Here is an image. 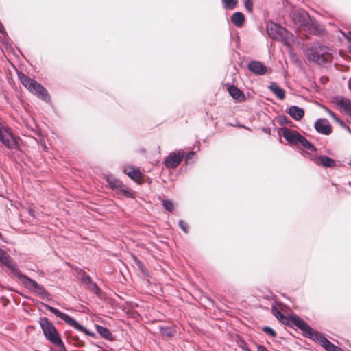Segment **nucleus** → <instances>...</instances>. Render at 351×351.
I'll list each match as a JSON object with an SVG mask.
<instances>
[{
    "label": "nucleus",
    "mask_w": 351,
    "mask_h": 351,
    "mask_svg": "<svg viewBox=\"0 0 351 351\" xmlns=\"http://www.w3.org/2000/svg\"><path fill=\"white\" fill-rule=\"evenodd\" d=\"M328 51L329 48L328 47L315 43L307 48L305 55L309 61L315 62L319 65H324L331 58V54Z\"/></svg>",
    "instance_id": "f257e3e1"
},
{
    "label": "nucleus",
    "mask_w": 351,
    "mask_h": 351,
    "mask_svg": "<svg viewBox=\"0 0 351 351\" xmlns=\"http://www.w3.org/2000/svg\"><path fill=\"white\" fill-rule=\"evenodd\" d=\"M17 278L25 288L35 293L40 298L51 300L50 293L42 285L23 274H17Z\"/></svg>",
    "instance_id": "f03ea898"
},
{
    "label": "nucleus",
    "mask_w": 351,
    "mask_h": 351,
    "mask_svg": "<svg viewBox=\"0 0 351 351\" xmlns=\"http://www.w3.org/2000/svg\"><path fill=\"white\" fill-rule=\"evenodd\" d=\"M41 305L43 306L47 310L49 311L51 313L54 314L56 317L64 320L66 324L73 326L78 331L82 332L90 337H94L95 333L88 330L84 326L80 324L76 320L70 317L69 315L61 312L58 309L51 306L45 303L41 302Z\"/></svg>",
    "instance_id": "7ed1b4c3"
},
{
    "label": "nucleus",
    "mask_w": 351,
    "mask_h": 351,
    "mask_svg": "<svg viewBox=\"0 0 351 351\" xmlns=\"http://www.w3.org/2000/svg\"><path fill=\"white\" fill-rule=\"evenodd\" d=\"M39 324L45 338L53 344H62V340L53 324L47 317H40Z\"/></svg>",
    "instance_id": "20e7f679"
},
{
    "label": "nucleus",
    "mask_w": 351,
    "mask_h": 351,
    "mask_svg": "<svg viewBox=\"0 0 351 351\" xmlns=\"http://www.w3.org/2000/svg\"><path fill=\"white\" fill-rule=\"evenodd\" d=\"M106 181L109 187L115 191L118 195L125 197L127 198L135 197V193L132 189L124 185L121 180L116 179L112 176H108L106 177Z\"/></svg>",
    "instance_id": "39448f33"
},
{
    "label": "nucleus",
    "mask_w": 351,
    "mask_h": 351,
    "mask_svg": "<svg viewBox=\"0 0 351 351\" xmlns=\"http://www.w3.org/2000/svg\"><path fill=\"white\" fill-rule=\"evenodd\" d=\"M0 142L8 149H16L19 148L16 138L12 134L11 128L4 125L1 121Z\"/></svg>",
    "instance_id": "423d86ee"
},
{
    "label": "nucleus",
    "mask_w": 351,
    "mask_h": 351,
    "mask_svg": "<svg viewBox=\"0 0 351 351\" xmlns=\"http://www.w3.org/2000/svg\"><path fill=\"white\" fill-rule=\"evenodd\" d=\"M300 328L304 337L310 339L314 336L317 331H315L306 322L299 317L298 315L290 317L289 322Z\"/></svg>",
    "instance_id": "0eeeda50"
},
{
    "label": "nucleus",
    "mask_w": 351,
    "mask_h": 351,
    "mask_svg": "<svg viewBox=\"0 0 351 351\" xmlns=\"http://www.w3.org/2000/svg\"><path fill=\"white\" fill-rule=\"evenodd\" d=\"M29 87L27 88L32 93L36 95L38 98L44 101L48 102L50 100V96L46 88L34 80L32 84H29Z\"/></svg>",
    "instance_id": "6e6552de"
},
{
    "label": "nucleus",
    "mask_w": 351,
    "mask_h": 351,
    "mask_svg": "<svg viewBox=\"0 0 351 351\" xmlns=\"http://www.w3.org/2000/svg\"><path fill=\"white\" fill-rule=\"evenodd\" d=\"M268 34L273 38H280L282 41L287 40V31L276 23H271L267 27Z\"/></svg>",
    "instance_id": "1a4fd4ad"
},
{
    "label": "nucleus",
    "mask_w": 351,
    "mask_h": 351,
    "mask_svg": "<svg viewBox=\"0 0 351 351\" xmlns=\"http://www.w3.org/2000/svg\"><path fill=\"white\" fill-rule=\"evenodd\" d=\"M183 156V154L180 152H172L166 157L164 163L168 168H176L182 162Z\"/></svg>",
    "instance_id": "9d476101"
},
{
    "label": "nucleus",
    "mask_w": 351,
    "mask_h": 351,
    "mask_svg": "<svg viewBox=\"0 0 351 351\" xmlns=\"http://www.w3.org/2000/svg\"><path fill=\"white\" fill-rule=\"evenodd\" d=\"M315 130L322 134L329 135L332 133V128L326 119H318L314 123Z\"/></svg>",
    "instance_id": "9b49d317"
},
{
    "label": "nucleus",
    "mask_w": 351,
    "mask_h": 351,
    "mask_svg": "<svg viewBox=\"0 0 351 351\" xmlns=\"http://www.w3.org/2000/svg\"><path fill=\"white\" fill-rule=\"evenodd\" d=\"M311 340L318 342L326 351H334L337 346L331 343L323 334L317 331L312 337Z\"/></svg>",
    "instance_id": "f8f14e48"
},
{
    "label": "nucleus",
    "mask_w": 351,
    "mask_h": 351,
    "mask_svg": "<svg viewBox=\"0 0 351 351\" xmlns=\"http://www.w3.org/2000/svg\"><path fill=\"white\" fill-rule=\"evenodd\" d=\"M308 14L304 10H295L291 13V19L295 25L307 26Z\"/></svg>",
    "instance_id": "ddd939ff"
},
{
    "label": "nucleus",
    "mask_w": 351,
    "mask_h": 351,
    "mask_svg": "<svg viewBox=\"0 0 351 351\" xmlns=\"http://www.w3.org/2000/svg\"><path fill=\"white\" fill-rule=\"evenodd\" d=\"M248 70L256 75H265L268 71L267 67L259 61L252 60L247 64Z\"/></svg>",
    "instance_id": "4468645a"
},
{
    "label": "nucleus",
    "mask_w": 351,
    "mask_h": 351,
    "mask_svg": "<svg viewBox=\"0 0 351 351\" xmlns=\"http://www.w3.org/2000/svg\"><path fill=\"white\" fill-rule=\"evenodd\" d=\"M301 134L296 131L291 130L287 128L282 129V136L292 145H298L300 141Z\"/></svg>",
    "instance_id": "2eb2a0df"
},
{
    "label": "nucleus",
    "mask_w": 351,
    "mask_h": 351,
    "mask_svg": "<svg viewBox=\"0 0 351 351\" xmlns=\"http://www.w3.org/2000/svg\"><path fill=\"white\" fill-rule=\"evenodd\" d=\"M0 263L10 269L13 275L16 278L17 274H21L18 271L16 265L11 261L10 256L4 251L0 256Z\"/></svg>",
    "instance_id": "dca6fc26"
},
{
    "label": "nucleus",
    "mask_w": 351,
    "mask_h": 351,
    "mask_svg": "<svg viewBox=\"0 0 351 351\" xmlns=\"http://www.w3.org/2000/svg\"><path fill=\"white\" fill-rule=\"evenodd\" d=\"M0 263L10 269L13 275L16 278L17 274H21L18 271L16 265L11 261L10 256L4 251L0 256Z\"/></svg>",
    "instance_id": "f3484780"
},
{
    "label": "nucleus",
    "mask_w": 351,
    "mask_h": 351,
    "mask_svg": "<svg viewBox=\"0 0 351 351\" xmlns=\"http://www.w3.org/2000/svg\"><path fill=\"white\" fill-rule=\"evenodd\" d=\"M335 103L351 117V100L350 99L338 96L335 98Z\"/></svg>",
    "instance_id": "a211bd4d"
},
{
    "label": "nucleus",
    "mask_w": 351,
    "mask_h": 351,
    "mask_svg": "<svg viewBox=\"0 0 351 351\" xmlns=\"http://www.w3.org/2000/svg\"><path fill=\"white\" fill-rule=\"evenodd\" d=\"M227 90L228 91L230 95L236 101L239 102H243L245 100L246 97L243 91L239 89L234 85H230L227 88Z\"/></svg>",
    "instance_id": "6ab92c4d"
},
{
    "label": "nucleus",
    "mask_w": 351,
    "mask_h": 351,
    "mask_svg": "<svg viewBox=\"0 0 351 351\" xmlns=\"http://www.w3.org/2000/svg\"><path fill=\"white\" fill-rule=\"evenodd\" d=\"M286 112L295 121H300L304 115V110L298 106H291Z\"/></svg>",
    "instance_id": "aec40b11"
},
{
    "label": "nucleus",
    "mask_w": 351,
    "mask_h": 351,
    "mask_svg": "<svg viewBox=\"0 0 351 351\" xmlns=\"http://www.w3.org/2000/svg\"><path fill=\"white\" fill-rule=\"evenodd\" d=\"M314 162L317 165H322L324 167H334L336 165L335 160L326 155L317 156Z\"/></svg>",
    "instance_id": "412c9836"
},
{
    "label": "nucleus",
    "mask_w": 351,
    "mask_h": 351,
    "mask_svg": "<svg viewBox=\"0 0 351 351\" xmlns=\"http://www.w3.org/2000/svg\"><path fill=\"white\" fill-rule=\"evenodd\" d=\"M268 88L279 99L283 100L285 99V92L276 82H271Z\"/></svg>",
    "instance_id": "4be33fe9"
},
{
    "label": "nucleus",
    "mask_w": 351,
    "mask_h": 351,
    "mask_svg": "<svg viewBox=\"0 0 351 351\" xmlns=\"http://www.w3.org/2000/svg\"><path fill=\"white\" fill-rule=\"evenodd\" d=\"M95 328L97 333L99 334L104 339L108 341L114 340L113 335L108 328L97 324L95 325Z\"/></svg>",
    "instance_id": "5701e85b"
},
{
    "label": "nucleus",
    "mask_w": 351,
    "mask_h": 351,
    "mask_svg": "<svg viewBox=\"0 0 351 351\" xmlns=\"http://www.w3.org/2000/svg\"><path fill=\"white\" fill-rule=\"evenodd\" d=\"M124 173L128 176L131 179L137 180L141 177V173L137 168H133L131 167H127L124 169Z\"/></svg>",
    "instance_id": "b1692460"
},
{
    "label": "nucleus",
    "mask_w": 351,
    "mask_h": 351,
    "mask_svg": "<svg viewBox=\"0 0 351 351\" xmlns=\"http://www.w3.org/2000/svg\"><path fill=\"white\" fill-rule=\"evenodd\" d=\"M245 21V16L241 12L234 13L231 16V22L237 27H241L243 26Z\"/></svg>",
    "instance_id": "393cba45"
},
{
    "label": "nucleus",
    "mask_w": 351,
    "mask_h": 351,
    "mask_svg": "<svg viewBox=\"0 0 351 351\" xmlns=\"http://www.w3.org/2000/svg\"><path fill=\"white\" fill-rule=\"evenodd\" d=\"M272 312L274 315L276 317V319L279 320L281 323H282L283 324L290 325V317H287L276 308H273Z\"/></svg>",
    "instance_id": "a878e982"
},
{
    "label": "nucleus",
    "mask_w": 351,
    "mask_h": 351,
    "mask_svg": "<svg viewBox=\"0 0 351 351\" xmlns=\"http://www.w3.org/2000/svg\"><path fill=\"white\" fill-rule=\"evenodd\" d=\"M300 140V141H299V143H300L303 147L309 150L311 152H316V150H317L316 147L312 143H311L306 138H304L303 136H301Z\"/></svg>",
    "instance_id": "bb28decb"
},
{
    "label": "nucleus",
    "mask_w": 351,
    "mask_h": 351,
    "mask_svg": "<svg viewBox=\"0 0 351 351\" xmlns=\"http://www.w3.org/2000/svg\"><path fill=\"white\" fill-rule=\"evenodd\" d=\"M80 280L82 284L86 289H88V287L90 286L93 283L91 277L89 275H88L84 271H82L81 274Z\"/></svg>",
    "instance_id": "cd10ccee"
},
{
    "label": "nucleus",
    "mask_w": 351,
    "mask_h": 351,
    "mask_svg": "<svg viewBox=\"0 0 351 351\" xmlns=\"http://www.w3.org/2000/svg\"><path fill=\"white\" fill-rule=\"evenodd\" d=\"M221 1L223 8L230 10H234L238 3V0H221Z\"/></svg>",
    "instance_id": "c85d7f7f"
},
{
    "label": "nucleus",
    "mask_w": 351,
    "mask_h": 351,
    "mask_svg": "<svg viewBox=\"0 0 351 351\" xmlns=\"http://www.w3.org/2000/svg\"><path fill=\"white\" fill-rule=\"evenodd\" d=\"M19 77L21 80L22 84L27 89L30 85L29 84H32L34 81V79L29 77L27 75L23 73L19 74Z\"/></svg>",
    "instance_id": "c756f323"
},
{
    "label": "nucleus",
    "mask_w": 351,
    "mask_h": 351,
    "mask_svg": "<svg viewBox=\"0 0 351 351\" xmlns=\"http://www.w3.org/2000/svg\"><path fill=\"white\" fill-rule=\"evenodd\" d=\"M160 332L162 336L166 337H172L174 335V330L170 326H161Z\"/></svg>",
    "instance_id": "7c9ffc66"
},
{
    "label": "nucleus",
    "mask_w": 351,
    "mask_h": 351,
    "mask_svg": "<svg viewBox=\"0 0 351 351\" xmlns=\"http://www.w3.org/2000/svg\"><path fill=\"white\" fill-rule=\"evenodd\" d=\"M162 204L165 209L169 212H172L174 210V205L173 202L169 199L162 200Z\"/></svg>",
    "instance_id": "2f4dec72"
},
{
    "label": "nucleus",
    "mask_w": 351,
    "mask_h": 351,
    "mask_svg": "<svg viewBox=\"0 0 351 351\" xmlns=\"http://www.w3.org/2000/svg\"><path fill=\"white\" fill-rule=\"evenodd\" d=\"M87 289L89 290L90 291L93 292L97 296L100 295V294L102 292L101 289L94 282L90 286L88 287Z\"/></svg>",
    "instance_id": "473e14b6"
},
{
    "label": "nucleus",
    "mask_w": 351,
    "mask_h": 351,
    "mask_svg": "<svg viewBox=\"0 0 351 351\" xmlns=\"http://www.w3.org/2000/svg\"><path fill=\"white\" fill-rule=\"evenodd\" d=\"M244 7L249 13H252L253 0H244Z\"/></svg>",
    "instance_id": "72a5a7b5"
},
{
    "label": "nucleus",
    "mask_w": 351,
    "mask_h": 351,
    "mask_svg": "<svg viewBox=\"0 0 351 351\" xmlns=\"http://www.w3.org/2000/svg\"><path fill=\"white\" fill-rule=\"evenodd\" d=\"M262 330L264 332H265L266 334L270 335L272 337H275L276 336V332H275V330H273L269 326H264V327H263Z\"/></svg>",
    "instance_id": "f704fd0d"
},
{
    "label": "nucleus",
    "mask_w": 351,
    "mask_h": 351,
    "mask_svg": "<svg viewBox=\"0 0 351 351\" xmlns=\"http://www.w3.org/2000/svg\"><path fill=\"white\" fill-rule=\"evenodd\" d=\"M179 227L182 230V231L187 234L189 232L188 230V224L186 221L183 220H180L178 223Z\"/></svg>",
    "instance_id": "c9c22d12"
},
{
    "label": "nucleus",
    "mask_w": 351,
    "mask_h": 351,
    "mask_svg": "<svg viewBox=\"0 0 351 351\" xmlns=\"http://www.w3.org/2000/svg\"><path fill=\"white\" fill-rule=\"evenodd\" d=\"M289 123H291V121L287 117L282 116L279 117V123L280 125L288 124Z\"/></svg>",
    "instance_id": "e433bc0d"
},
{
    "label": "nucleus",
    "mask_w": 351,
    "mask_h": 351,
    "mask_svg": "<svg viewBox=\"0 0 351 351\" xmlns=\"http://www.w3.org/2000/svg\"><path fill=\"white\" fill-rule=\"evenodd\" d=\"M239 346L243 350V351H247L251 350L248 347L245 341H242L239 343Z\"/></svg>",
    "instance_id": "4c0bfd02"
},
{
    "label": "nucleus",
    "mask_w": 351,
    "mask_h": 351,
    "mask_svg": "<svg viewBox=\"0 0 351 351\" xmlns=\"http://www.w3.org/2000/svg\"><path fill=\"white\" fill-rule=\"evenodd\" d=\"M195 156V152L193 151L189 152L186 156V160L189 162L191 159H192Z\"/></svg>",
    "instance_id": "58836bf2"
},
{
    "label": "nucleus",
    "mask_w": 351,
    "mask_h": 351,
    "mask_svg": "<svg viewBox=\"0 0 351 351\" xmlns=\"http://www.w3.org/2000/svg\"><path fill=\"white\" fill-rule=\"evenodd\" d=\"M262 131L266 134H271V128L269 127H263L262 128Z\"/></svg>",
    "instance_id": "ea45409f"
},
{
    "label": "nucleus",
    "mask_w": 351,
    "mask_h": 351,
    "mask_svg": "<svg viewBox=\"0 0 351 351\" xmlns=\"http://www.w3.org/2000/svg\"><path fill=\"white\" fill-rule=\"evenodd\" d=\"M257 351H268V350L263 345H258Z\"/></svg>",
    "instance_id": "a19ab883"
},
{
    "label": "nucleus",
    "mask_w": 351,
    "mask_h": 351,
    "mask_svg": "<svg viewBox=\"0 0 351 351\" xmlns=\"http://www.w3.org/2000/svg\"><path fill=\"white\" fill-rule=\"evenodd\" d=\"M327 113L333 119L335 116H337L332 111L326 108Z\"/></svg>",
    "instance_id": "79ce46f5"
},
{
    "label": "nucleus",
    "mask_w": 351,
    "mask_h": 351,
    "mask_svg": "<svg viewBox=\"0 0 351 351\" xmlns=\"http://www.w3.org/2000/svg\"><path fill=\"white\" fill-rule=\"evenodd\" d=\"M327 113L333 119L335 116H337L332 111L326 108Z\"/></svg>",
    "instance_id": "37998d69"
},
{
    "label": "nucleus",
    "mask_w": 351,
    "mask_h": 351,
    "mask_svg": "<svg viewBox=\"0 0 351 351\" xmlns=\"http://www.w3.org/2000/svg\"><path fill=\"white\" fill-rule=\"evenodd\" d=\"M327 113L333 119L335 116H337L332 111L326 108Z\"/></svg>",
    "instance_id": "c03bdc74"
},
{
    "label": "nucleus",
    "mask_w": 351,
    "mask_h": 351,
    "mask_svg": "<svg viewBox=\"0 0 351 351\" xmlns=\"http://www.w3.org/2000/svg\"><path fill=\"white\" fill-rule=\"evenodd\" d=\"M327 113L333 119L335 116H337L332 111L326 108Z\"/></svg>",
    "instance_id": "a18cd8bd"
},
{
    "label": "nucleus",
    "mask_w": 351,
    "mask_h": 351,
    "mask_svg": "<svg viewBox=\"0 0 351 351\" xmlns=\"http://www.w3.org/2000/svg\"><path fill=\"white\" fill-rule=\"evenodd\" d=\"M337 123L341 125L342 128H343L346 124L345 123L344 121H343L341 119H339V121H338Z\"/></svg>",
    "instance_id": "49530a36"
},
{
    "label": "nucleus",
    "mask_w": 351,
    "mask_h": 351,
    "mask_svg": "<svg viewBox=\"0 0 351 351\" xmlns=\"http://www.w3.org/2000/svg\"><path fill=\"white\" fill-rule=\"evenodd\" d=\"M337 123L341 125L342 128H343L346 124L345 123L344 121H343L341 119H339V121H338Z\"/></svg>",
    "instance_id": "de8ad7c7"
},
{
    "label": "nucleus",
    "mask_w": 351,
    "mask_h": 351,
    "mask_svg": "<svg viewBox=\"0 0 351 351\" xmlns=\"http://www.w3.org/2000/svg\"><path fill=\"white\" fill-rule=\"evenodd\" d=\"M343 128L345 129L349 134H351V129L348 125H346Z\"/></svg>",
    "instance_id": "09e8293b"
},
{
    "label": "nucleus",
    "mask_w": 351,
    "mask_h": 351,
    "mask_svg": "<svg viewBox=\"0 0 351 351\" xmlns=\"http://www.w3.org/2000/svg\"><path fill=\"white\" fill-rule=\"evenodd\" d=\"M0 32L2 33V34H4L5 33V30H4V28L2 25V24L0 23Z\"/></svg>",
    "instance_id": "8fccbe9b"
},
{
    "label": "nucleus",
    "mask_w": 351,
    "mask_h": 351,
    "mask_svg": "<svg viewBox=\"0 0 351 351\" xmlns=\"http://www.w3.org/2000/svg\"><path fill=\"white\" fill-rule=\"evenodd\" d=\"M339 119H341L340 118H339L337 116H335L334 118H333V120L337 123L338 121H339Z\"/></svg>",
    "instance_id": "3c124183"
},
{
    "label": "nucleus",
    "mask_w": 351,
    "mask_h": 351,
    "mask_svg": "<svg viewBox=\"0 0 351 351\" xmlns=\"http://www.w3.org/2000/svg\"><path fill=\"white\" fill-rule=\"evenodd\" d=\"M339 119H341L340 118H339L337 116H335L334 118H333V120L337 123L338 121H339Z\"/></svg>",
    "instance_id": "603ef678"
},
{
    "label": "nucleus",
    "mask_w": 351,
    "mask_h": 351,
    "mask_svg": "<svg viewBox=\"0 0 351 351\" xmlns=\"http://www.w3.org/2000/svg\"><path fill=\"white\" fill-rule=\"evenodd\" d=\"M334 351H343L341 348L336 346Z\"/></svg>",
    "instance_id": "864d4df0"
},
{
    "label": "nucleus",
    "mask_w": 351,
    "mask_h": 351,
    "mask_svg": "<svg viewBox=\"0 0 351 351\" xmlns=\"http://www.w3.org/2000/svg\"><path fill=\"white\" fill-rule=\"evenodd\" d=\"M3 252V250L2 249L0 248V256L1 255V254Z\"/></svg>",
    "instance_id": "5fc2aeb1"
},
{
    "label": "nucleus",
    "mask_w": 351,
    "mask_h": 351,
    "mask_svg": "<svg viewBox=\"0 0 351 351\" xmlns=\"http://www.w3.org/2000/svg\"><path fill=\"white\" fill-rule=\"evenodd\" d=\"M247 351H252V350H247Z\"/></svg>",
    "instance_id": "6e6d98bb"
}]
</instances>
